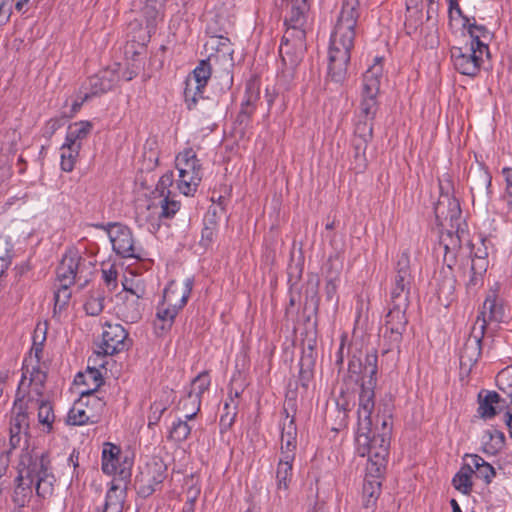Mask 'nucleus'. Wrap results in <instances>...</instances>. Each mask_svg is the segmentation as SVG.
<instances>
[{"label": "nucleus", "instance_id": "obj_1", "mask_svg": "<svg viewBox=\"0 0 512 512\" xmlns=\"http://www.w3.org/2000/svg\"><path fill=\"white\" fill-rule=\"evenodd\" d=\"M359 16L360 0H343L329 45L328 75L334 82L346 78Z\"/></svg>", "mask_w": 512, "mask_h": 512}, {"label": "nucleus", "instance_id": "obj_2", "mask_svg": "<svg viewBox=\"0 0 512 512\" xmlns=\"http://www.w3.org/2000/svg\"><path fill=\"white\" fill-rule=\"evenodd\" d=\"M440 196L434 207L436 223L444 228L440 243L445 250L444 262L454 263L456 252L461 248L462 240L466 238L467 231L462 220V211L458 199L450 194L451 181L449 176L439 180Z\"/></svg>", "mask_w": 512, "mask_h": 512}, {"label": "nucleus", "instance_id": "obj_3", "mask_svg": "<svg viewBox=\"0 0 512 512\" xmlns=\"http://www.w3.org/2000/svg\"><path fill=\"white\" fill-rule=\"evenodd\" d=\"M286 30L279 48L284 63L297 65L306 50V22L310 9L309 0H281Z\"/></svg>", "mask_w": 512, "mask_h": 512}, {"label": "nucleus", "instance_id": "obj_4", "mask_svg": "<svg viewBox=\"0 0 512 512\" xmlns=\"http://www.w3.org/2000/svg\"><path fill=\"white\" fill-rule=\"evenodd\" d=\"M31 479L38 497L50 498L54 493L55 476L45 454L32 455L26 452L20 458V480Z\"/></svg>", "mask_w": 512, "mask_h": 512}, {"label": "nucleus", "instance_id": "obj_5", "mask_svg": "<svg viewBox=\"0 0 512 512\" xmlns=\"http://www.w3.org/2000/svg\"><path fill=\"white\" fill-rule=\"evenodd\" d=\"M390 439L386 434L381 435L373 430V424L368 425L367 431L358 427L357 452L361 457H368L367 471L381 474L385 468L389 454Z\"/></svg>", "mask_w": 512, "mask_h": 512}, {"label": "nucleus", "instance_id": "obj_6", "mask_svg": "<svg viewBox=\"0 0 512 512\" xmlns=\"http://www.w3.org/2000/svg\"><path fill=\"white\" fill-rule=\"evenodd\" d=\"M26 371H28L27 368ZM46 378L45 371H40L38 368L31 370V378L28 383L29 390L25 404L26 409H37L38 422L42 426V431L50 433L53 429L55 414L52 404L43 395Z\"/></svg>", "mask_w": 512, "mask_h": 512}, {"label": "nucleus", "instance_id": "obj_7", "mask_svg": "<svg viewBox=\"0 0 512 512\" xmlns=\"http://www.w3.org/2000/svg\"><path fill=\"white\" fill-rule=\"evenodd\" d=\"M382 78V58L376 57L373 65L363 74L361 101L359 105L360 116L362 118L374 120L379 106L377 97Z\"/></svg>", "mask_w": 512, "mask_h": 512}, {"label": "nucleus", "instance_id": "obj_8", "mask_svg": "<svg viewBox=\"0 0 512 512\" xmlns=\"http://www.w3.org/2000/svg\"><path fill=\"white\" fill-rule=\"evenodd\" d=\"M382 328L383 354L393 350L399 351L403 333L407 327L406 310L409 304L391 303Z\"/></svg>", "mask_w": 512, "mask_h": 512}, {"label": "nucleus", "instance_id": "obj_9", "mask_svg": "<svg viewBox=\"0 0 512 512\" xmlns=\"http://www.w3.org/2000/svg\"><path fill=\"white\" fill-rule=\"evenodd\" d=\"M366 375L369 376V379L365 380L361 385V390L359 393V404H358V427H361L362 430L367 431L368 425L373 424L372 421V412L375 407V392L374 389L377 384L376 378V367H375V358L374 356H370L368 358V363L365 369Z\"/></svg>", "mask_w": 512, "mask_h": 512}, {"label": "nucleus", "instance_id": "obj_10", "mask_svg": "<svg viewBox=\"0 0 512 512\" xmlns=\"http://www.w3.org/2000/svg\"><path fill=\"white\" fill-rule=\"evenodd\" d=\"M107 231L113 251L122 258H141V248L137 247L129 227L121 223L98 225Z\"/></svg>", "mask_w": 512, "mask_h": 512}, {"label": "nucleus", "instance_id": "obj_11", "mask_svg": "<svg viewBox=\"0 0 512 512\" xmlns=\"http://www.w3.org/2000/svg\"><path fill=\"white\" fill-rule=\"evenodd\" d=\"M413 276L410 270V258L407 251L399 256L393 278L390 301L391 303L409 304V296Z\"/></svg>", "mask_w": 512, "mask_h": 512}, {"label": "nucleus", "instance_id": "obj_12", "mask_svg": "<svg viewBox=\"0 0 512 512\" xmlns=\"http://www.w3.org/2000/svg\"><path fill=\"white\" fill-rule=\"evenodd\" d=\"M211 77V65L208 59L201 60L192 73L187 77L184 98L187 108L196 107L198 99L203 98V91Z\"/></svg>", "mask_w": 512, "mask_h": 512}, {"label": "nucleus", "instance_id": "obj_13", "mask_svg": "<svg viewBox=\"0 0 512 512\" xmlns=\"http://www.w3.org/2000/svg\"><path fill=\"white\" fill-rule=\"evenodd\" d=\"M487 320L485 312L477 315L471 332L460 350V364L464 367L473 366L479 359L482 351L481 343L485 335Z\"/></svg>", "mask_w": 512, "mask_h": 512}, {"label": "nucleus", "instance_id": "obj_14", "mask_svg": "<svg viewBox=\"0 0 512 512\" xmlns=\"http://www.w3.org/2000/svg\"><path fill=\"white\" fill-rule=\"evenodd\" d=\"M484 54H486V51L470 44L451 49L454 68L459 73L471 77H474L480 71Z\"/></svg>", "mask_w": 512, "mask_h": 512}, {"label": "nucleus", "instance_id": "obj_15", "mask_svg": "<svg viewBox=\"0 0 512 512\" xmlns=\"http://www.w3.org/2000/svg\"><path fill=\"white\" fill-rule=\"evenodd\" d=\"M128 335V332L121 324L106 322L103 325L101 342L98 346L97 354L112 356L127 350L130 346Z\"/></svg>", "mask_w": 512, "mask_h": 512}, {"label": "nucleus", "instance_id": "obj_16", "mask_svg": "<svg viewBox=\"0 0 512 512\" xmlns=\"http://www.w3.org/2000/svg\"><path fill=\"white\" fill-rule=\"evenodd\" d=\"M167 477V466L161 459H153L147 463L136 483L138 494L144 498L153 494Z\"/></svg>", "mask_w": 512, "mask_h": 512}, {"label": "nucleus", "instance_id": "obj_17", "mask_svg": "<svg viewBox=\"0 0 512 512\" xmlns=\"http://www.w3.org/2000/svg\"><path fill=\"white\" fill-rule=\"evenodd\" d=\"M90 405H101L100 400L94 396V390L81 392L80 398L73 404L68 413L67 423L82 426L97 422V415L93 413Z\"/></svg>", "mask_w": 512, "mask_h": 512}, {"label": "nucleus", "instance_id": "obj_18", "mask_svg": "<svg viewBox=\"0 0 512 512\" xmlns=\"http://www.w3.org/2000/svg\"><path fill=\"white\" fill-rule=\"evenodd\" d=\"M86 259L77 250L70 249L62 257L57 267V279L61 286H71L82 279Z\"/></svg>", "mask_w": 512, "mask_h": 512}, {"label": "nucleus", "instance_id": "obj_19", "mask_svg": "<svg viewBox=\"0 0 512 512\" xmlns=\"http://www.w3.org/2000/svg\"><path fill=\"white\" fill-rule=\"evenodd\" d=\"M115 67H118V65H115ZM118 80L117 68H106L99 71L97 74L89 77L83 85V101L108 92L117 84Z\"/></svg>", "mask_w": 512, "mask_h": 512}, {"label": "nucleus", "instance_id": "obj_20", "mask_svg": "<svg viewBox=\"0 0 512 512\" xmlns=\"http://www.w3.org/2000/svg\"><path fill=\"white\" fill-rule=\"evenodd\" d=\"M120 454V447L112 444L110 442H106L103 445L102 450V464L101 469L103 473L107 475L117 474L120 480H127L131 476L130 466L131 464L127 461L124 462V465L128 466H118V457Z\"/></svg>", "mask_w": 512, "mask_h": 512}, {"label": "nucleus", "instance_id": "obj_21", "mask_svg": "<svg viewBox=\"0 0 512 512\" xmlns=\"http://www.w3.org/2000/svg\"><path fill=\"white\" fill-rule=\"evenodd\" d=\"M285 415L281 424V457L287 460L295 459L297 448V427L293 415H290L286 404L283 407Z\"/></svg>", "mask_w": 512, "mask_h": 512}, {"label": "nucleus", "instance_id": "obj_22", "mask_svg": "<svg viewBox=\"0 0 512 512\" xmlns=\"http://www.w3.org/2000/svg\"><path fill=\"white\" fill-rule=\"evenodd\" d=\"M193 280L188 278L183 285L171 282L164 290L162 303L180 311L191 294Z\"/></svg>", "mask_w": 512, "mask_h": 512}, {"label": "nucleus", "instance_id": "obj_23", "mask_svg": "<svg viewBox=\"0 0 512 512\" xmlns=\"http://www.w3.org/2000/svg\"><path fill=\"white\" fill-rule=\"evenodd\" d=\"M142 16L145 21V33L140 35L141 47L143 48L150 41L151 35L155 33L156 28L164 17V5H158L155 2L146 1L142 8Z\"/></svg>", "mask_w": 512, "mask_h": 512}, {"label": "nucleus", "instance_id": "obj_24", "mask_svg": "<svg viewBox=\"0 0 512 512\" xmlns=\"http://www.w3.org/2000/svg\"><path fill=\"white\" fill-rule=\"evenodd\" d=\"M159 204L160 211L157 212V217L151 214L146 216V221L149 224L148 229L152 233H156L159 230L161 220L173 218L181 207V203L171 196L162 197Z\"/></svg>", "mask_w": 512, "mask_h": 512}, {"label": "nucleus", "instance_id": "obj_25", "mask_svg": "<svg viewBox=\"0 0 512 512\" xmlns=\"http://www.w3.org/2000/svg\"><path fill=\"white\" fill-rule=\"evenodd\" d=\"M28 409L26 406L23 408L22 405L17 404L15 402V407L13 410V414L10 419V445L13 448H16L20 443V435L22 433H27L29 429V417H28Z\"/></svg>", "mask_w": 512, "mask_h": 512}, {"label": "nucleus", "instance_id": "obj_26", "mask_svg": "<svg viewBox=\"0 0 512 512\" xmlns=\"http://www.w3.org/2000/svg\"><path fill=\"white\" fill-rule=\"evenodd\" d=\"M463 27L467 28L470 35L471 41L469 44L486 51V55L489 56L487 44V41L491 38L489 30L484 25H478L474 17L469 18L467 16H463Z\"/></svg>", "mask_w": 512, "mask_h": 512}, {"label": "nucleus", "instance_id": "obj_27", "mask_svg": "<svg viewBox=\"0 0 512 512\" xmlns=\"http://www.w3.org/2000/svg\"><path fill=\"white\" fill-rule=\"evenodd\" d=\"M178 313V310L162 302L157 305L153 327L158 337L166 335L171 330Z\"/></svg>", "mask_w": 512, "mask_h": 512}, {"label": "nucleus", "instance_id": "obj_28", "mask_svg": "<svg viewBox=\"0 0 512 512\" xmlns=\"http://www.w3.org/2000/svg\"><path fill=\"white\" fill-rule=\"evenodd\" d=\"M445 263L447 264L446 267H442V269L435 275L434 280L439 299L444 298L445 300H449V298L454 294L456 279L452 269L454 263Z\"/></svg>", "mask_w": 512, "mask_h": 512}, {"label": "nucleus", "instance_id": "obj_29", "mask_svg": "<svg viewBox=\"0 0 512 512\" xmlns=\"http://www.w3.org/2000/svg\"><path fill=\"white\" fill-rule=\"evenodd\" d=\"M125 496V487H121L115 480L112 481L106 493L105 504L102 509H97V512H122Z\"/></svg>", "mask_w": 512, "mask_h": 512}, {"label": "nucleus", "instance_id": "obj_30", "mask_svg": "<svg viewBox=\"0 0 512 512\" xmlns=\"http://www.w3.org/2000/svg\"><path fill=\"white\" fill-rule=\"evenodd\" d=\"M375 472L368 471L363 483L362 503L368 504L369 507L376 506L377 500L381 493V482L379 476Z\"/></svg>", "mask_w": 512, "mask_h": 512}, {"label": "nucleus", "instance_id": "obj_31", "mask_svg": "<svg viewBox=\"0 0 512 512\" xmlns=\"http://www.w3.org/2000/svg\"><path fill=\"white\" fill-rule=\"evenodd\" d=\"M176 166L180 173L186 174H202V166L193 149H185L176 157Z\"/></svg>", "mask_w": 512, "mask_h": 512}, {"label": "nucleus", "instance_id": "obj_32", "mask_svg": "<svg viewBox=\"0 0 512 512\" xmlns=\"http://www.w3.org/2000/svg\"><path fill=\"white\" fill-rule=\"evenodd\" d=\"M140 300L141 298L133 295L124 296L123 303L118 306V312L126 322L135 323L141 319L143 308Z\"/></svg>", "mask_w": 512, "mask_h": 512}, {"label": "nucleus", "instance_id": "obj_33", "mask_svg": "<svg viewBox=\"0 0 512 512\" xmlns=\"http://www.w3.org/2000/svg\"><path fill=\"white\" fill-rule=\"evenodd\" d=\"M463 460L468 461L474 474L486 483H490L496 474L494 467L477 454H466Z\"/></svg>", "mask_w": 512, "mask_h": 512}, {"label": "nucleus", "instance_id": "obj_34", "mask_svg": "<svg viewBox=\"0 0 512 512\" xmlns=\"http://www.w3.org/2000/svg\"><path fill=\"white\" fill-rule=\"evenodd\" d=\"M473 475L474 470L471 469L469 462L463 460L461 468L452 479L453 487L464 495H470L473 488Z\"/></svg>", "mask_w": 512, "mask_h": 512}, {"label": "nucleus", "instance_id": "obj_35", "mask_svg": "<svg viewBox=\"0 0 512 512\" xmlns=\"http://www.w3.org/2000/svg\"><path fill=\"white\" fill-rule=\"evenodd\" d=\"M172 390H164L159 400H155L150 405V410L148 414V428L152 429L157 426L163 416L164 412L168 409L170 405V396L172 395Z\"/></svg>", "mask_w": 512, "mask_h": 512}, {"label": "nucleus", "instance_id": "obj_36", "mask_svg": "<svg viewBox=\"0 0 512 512\" xmlns=\"http://www.w3.org/2000/svg\"><path fill=\"white\" fill-rule=\"evenodd\" d=\"M370 356H374V358H375V367H376V372H377L378 371V366H377L378 356H377V353L375 351L367 353L365 358H364V361H362L360 358H357L356 356H353L349 360L348 372L350 374V377L351 378L355 377V382H357V383L360 382V385L365 380L369 379V376L366 375V373H365V369H366V366H367V363H368V358Z\"/></svg>", "mask_w": 512, "mask_h": 512}, {"label": "nucleus", "instance_id": "obj_37", "mask_svg": "<svg viewBox=\"0 0 512 512\" xmlns=\"http://www.w3.org/2000/svg\"><path fill=\"white\" fill-rule=\"evenodd\" d=\"M16 486L13 491L12 500L18 507H24L32 496V480L22 479L20 480V465L18 466V476L15 479Z\"/></svg>", "mask_w": 512, "mask_h": 512}, {"label": "nucleus", "instance_id": "obj_38", "mask_svg": "<svg viewBox=\"0 0 512 512\" xmlns=\"http://www.w3.org/2000/svg\"><path fill=\"white\" fill-rule=\"evenodd\" d=\"M41 353H42V344L40 343L37 345L36 343H34V346L31 349V352L29 354V357H27L23 362L22 379L20 381V388L24 387L26 385V381L29 382V379L31 378V372L26 371V368L30 371L33 368H38L40 371H44L40 365Z\"/></svg>", "mask_w": 512, "mask_h": 512}, {"label": "nucleus", "instance_id": "obj_39", "mask_svg": "<svg viewBox=\"0 0 512 512\" xmlns=\"http://www.w3.org/2000/svg\"><path fill=\"white\" fill-rule=\"evenodd\" d=\"M497 399L498 393L495 391H482L479 393L478 413L482 418L489 419L496 415L494 406L497 403Z\"/></svg>", "mask_w": 512, "mask_h": 512}, {"label": "nucleus", "instance_id": "obj_40", "mask_svg": "<svg viewBox=\"0 0 512 512\" xmlns=\"http://www.w3.org/2000/svg\"><path fill=\"white\" fill-rule=\"evenodd\" d=\"M61 169L65 172H71L75 164L77 162L79 152L81 150V145L79 144H70L65 141V143L61 147Z\"/></svg>", "mask_w": 512, "mask_h": 512}, {"label": "nucleus", "instance_id": "obj_41", "mask_svg": "<svg viewBox=\"0 0 512 512\" xmlns=\"http://www.w3.org/2000/svg\"><path fill=\"white\" fill-rule=\"evenodd\" d=\"M91 130L92 124L89 121L76 122L69 127L65 141L82 146V140L87 138Z\"/></svg>", "mask_w": 512, "mask_h": 512}, {"label": "nucleus", "instance_id": "obj_42", "mask_svg": "<svg viewBox=\"0 0 512 512\" xmlns=\"http://www.w3.org/2000/svg\"><path fill=\"white\" fill-rule=\"evenodd\" d=\"M202 174H186L179 172V178L177 180V189L180 193L185 196L193 195L201 183Z\"/></svg>", "mask_w": 512, "mask_h": 512}, {"label": "nucleus", "instance_id": "obj_43", "mask_svg": "<svg viewBox=\"0 0 512 512\" xmlns=\"http://www.w3.org/2000/svg\"><path fill=\"white\" fill-rule=\"evenodd\" d=\"M104 300V291L99 289L91 291L84 303V310L90 316H97L104 309Z\"/></svg>", "mask_w": 512, "mask_h": 512}, {"label": "nucleus", "instance_id": "obj_44", "mask_svg": "<svg viewBox=\"0 0 512 512\" xmlns=\"http://www.w3.org/2000/svg\"><path fill=\"white\" fill-rule=\"evenodd\" d=\"M368 143L361 139H352L353 169L357 172H362L367 166L366 149Z\"/></svg>", "mask_w": 512, "mask_h": 512}, {"label": "nucleus", "instance_id": "obj_45", "mask_svg": "<svg viewBox=\"0 0 512 512\" xmlns=\"http://www.w3.org/2000/svg\"><path fill=\"white\" fill-rule=\"evenodd\" d=\"M201 400L194 394H187L179 401L178 409L185 412V419L192 420L200 411Z\"/></svg>", "mask_w": 512, "mask_h": 512}, {"label": "nucleus", "instance_id": "obj_46", "mask_svg": "<svg viewBox=\"0 0 512 512\" xmlns=\"http://www.w3.org/2000/svg\"><path fill=\"white\" fill-rule=\"evenodd\" d=\"M190 433L191 427L188 425L187 420L179 418L172 423L168 438L175 442H183L189 437Z\"/></svg>", "mask_w": 512, "mask_h": 512}, {"label": "nucleus", "instance_id": "obj_47", "mask_svg": "<svg viewBox=\"0 0 512 512\" xmlns=\"http://www.w3.org/2000/svg\"><path fill=\"white\" fill-rule=\"evenodd\" d=\"M487 262L485 258L476 256L471 263V277L467 283L469 288L479 285L482 281V275L486 271Z\"/></svg>", "mask_w": 512, "mask_h": 512}, {"label": "nucleus", "instance_id": "obj_48", "mask_svg": "<svg viewBox=\"0 0 512 512\" xmlns=\"http://www.w3.org/2000/svg\"><path fill=\"white\" fill-rule=\"evenodd\" d=\"M211 384V379L207 371L198 374L192 381V389L188 394H194L201 400L202 395L208 390Z\"/></svg>", "mask_w": 512, "mask_h": 512}, {"label": "nucleus", "instance_id": "obj_49", "mask_svg": "<svg viewBox=\"0 0 512 512\" xmlns=\"http://www.w3.org/2000/svg\"><path fill=\"white\" fill-rule=\"evenodd\" d=\"M488 437L490 443H485V450L491 453H495L503 448L505 444V436L504 433L497 430H488L485 432V437Z\"/></svg>", "mask_w": 512, "mask_h": 512}, {"label": "nucleus", "instance_id": "obj_50", "mask_svg": "<svg viewBox=\"0 0 512 512\" xmlns=\"http://www.w3.org/2000/svg\"><path fill=\"white\" fill-rule=\"evenodd\" d=\"M373 132V120L362 118L358 121L355 127L353 139H361L365 142H370Z\"/></svg>", "mask_w": 512, "mask_h": 512}, {"label": "nucleus", "instance_id": "obj_51", "mask_svg": "<svg viewBox=\"0 0 512 512\" xmlns=\"http://www.w3.org/2000/svg\"><path fill=\"white\" fill-rule=\"evenodd\" d=\"M485 312V319L487 323L489 321H500L502 317V308L496 304V300L493 298H487L483 303L482 311L478 315Z\"/></svg>", "mask_w": 512, "mask_h": 512}, {"label": "nucleus", "instance_id": "obj_52", "mask_svg": "<svg viewBox=\"0 0 512 512\" xmlns=\"http://www.w3.org/2000/svg\"><path fill=\"white\" fill-rule=\"evenodd\" d=\"M123 288L125 295H133L137 298H143L146 294V288L141 280H136L134 277L125 278L123 281Z\"/></svg>", "mask_w": 512, "mask_h": 512}, {"label": "nucleus", "instance_id": "obj_53", "mask_svg": "<svg viewBox=\"0 0 512 512\" xmlns=\"http://www.w3.org/2000/svg\"><path fill=\"white\" fill-rule=\"evenodd\" d=\"M391 409L385 406L384 413H388L387 415H384L380 418L379 415H377V423L375 428L373 427V430L381 435L386 434V437L391 438V432H392V418H391Z\"/></svg>", "mask_w": 512, "mask_h": 512}, {"label": "nucleus", "instance_id": "obj_54", "mask_svg": "<svg viewBox=\"0 0 512 512\" xmlns=\"http://www.w3.org/2000/svg\"><path fill=\"white\" fill-rule=\"evenodd\" d=\"M328 263L330 266V271L328 272V276H327L328 279H327L326 285H325V295H326L327 300L331 301V300H333V298L335 297L336 292H337L336 281L339 277V270L337 269L334 272L332 271L333 270V262L331 259H329Z\"/></svg>", "mask_w": 512, "mask_h": 512}, {"label": "nucleus", "instance_id": "obj_55", "mask_svg": "<svg viewBox=\"0 0 512 512\" xmlns=\"http://www.w3.org/2000/svg\"><path fill=\"white\" fill-rule=\"evenodd\" d=\"M70 286H61L54 293V313L58 311H62L68 305V302L71 298V292L69 290Z\"/></svg>", "mask_w": 512, "mask_h": 512}, {"label": "nucleus", "instance_id": "obj_56", "mask_svg": "<svg viewBox=\"0 0 512 512\" xmlns=\"http://www.w3.org/2000/svg\"><path fill=\"white\" fill-rule=\"evenodd\" d=\"M502 174L505 180V192L502 199L506 201L507 212H512V168L505 167L502 169Z\"/></svg>", "mask_w": 512, "mask_h": 512}, {"label": "nucleus", "instance_id": "obj_57", "mask_svg": "<svg viewBox=\"0 0 512 512\" xmlns=\"http://www.w3.org/2000/svg\"><path fill=\"white\" fill-rule=\"evenodd\" d=\"M173 182L174 174L172 171H168L160 177L156 185V192L159 193L161 198L171 196L170 187L173 185Z\"/></svg>", "mask_w": 512, "mask_h": 512}, {"label": "nucleus", "instance_id": "obj_58", "mask_svg": "<svg viewBox=\"0 0 512 512\" xmlns=\"http://www.w3.org/2000/svg\"><path fill=\"white\" fill-rule=\"evenodd\" d=\"M497 383L501 390L512 400V375L508 369L502 370L497 376Z\"/></svg>", "mask_w": 512, "mask_h": 512}, {"label": "nucleus", "instance_id": "obj_59", "mask_svg": "<svg viewBox=\"0 0 512 512\" xmlns=\"http://www.w3.org/2000/svg\"><path fill=\"white\" fill-rule=\"evenodd\" d=\"M13 244L9 237L0 235V260L7 267L11 263Z\"/></svg>", "mask_w": 512, "mask_h": 512}, {"label": "nucleus", "instance_id": "obj_60", "mask_svg": "<svg viewBox=\"0 0 512 512\" xmlns=\"http://www.w3.org/2000/svg\"><path fill=\"white\" fill-rule=\"evenodd\" d=\"M294 460H287L281 457L277 466L276 479L291 480L292 464Z\"/></svg>", "mask_w": 512, "mask_h": 512}, {"label": "nucleus", "instance_id": "obj_61", "mask_svg": "<svg viewBox=\"0 0 512 512\" xmlns=\"http://www.w3.org/2000/svg\"><path fill=\"white\" fill-rule=\"evenodd\" d=\"M224 410H226V412L223 415H221L219 421L221 433L226 432L228 429L231 428L236 417V412L230 411V404L228 402H225Z\"/></svg>", "mask_w": 512, "mask_h": 512}, {"label": "nucleus", "instance_id": "obj_62", "mask_svg": "<svg viewBox=\"0 0 512 512\" xmlns=\"http://www.w3.org/2000/svg\"><path fill=\"white\" fill-rule=\"evenodd\" d=\"M216 236V222L210 221L209 224L205 223L201 233V243L204 246L210 245Z\"/></svg>", "mask_w": 512, "mask_h": 512}, {"label": "nucleus", "instance_id": "obj_63", "mask_svg": "<svg viewBox=\"0 0 512 512\" xmlns=\"http://www.w3.org/2000/svg\"><path fill=\"white\" fill-rule=\"evenodd\" d=\"M212 48H216L217 51L223 52L224 54L230 53L229 44L230 40L223 36H212L211 37Z\"/></svg>", "mask_w": 512, "mask_h": 512}, {"label": "nucleus", "instance_id": "obj_64", "mask_svg": "<svg viewBox=\"0 0 512 512\" xmlns=\"http://www.w3.org/2000/svg\"><path fill=\"white\" fill-rule=\"evenodd\" d=\"M117 270L114 266H110L109 269L102 270V278L107 286L115 287L117 284Z\"/></svg>", "mask_w": 512, "mask_h": 512}]
</instances>
